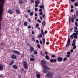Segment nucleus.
I'll list each match as a JSON object with an SVG mask.
<instances>
[{"instance_id": "ddd939ff", "label": "nucleus", "mask_w": 78, "mask_h": 78, "mask_svg": "<svg viewBox=\"0 0 78 78\" xmlns=\"http://www.w3.org/2000/svg\"><path fill=\"white\" fill-rule=\"evenodd\" d=\"M14 63V60H12L11 62L9 63V66H12V65H13Z\"/></svg>"}, {"instance_id": "b1692460", "label": "nucleus", "mask_w": 78, "mask_h": 78, "mask_svg": "<svg viewBox=\"0 0 78 78\" xmlns=\"http://www.w3.org/2000/svg\"><path fill=\"white\" fill-rule=\"evenodd\" d=\"M42 41L43 43V44L44 45V44H45V38H43Z\"/></svg>"}, {"instance_id": "6e6552de", "label": "nucleus", "mask_w": 78, "mask_h": 78, "mask_svg": "<svg viewBox=\"0 0 78 78\" xmlns=\"http://www.w3.org/2000/svg\"><path fill=\"white\" fill-rule=\"evenodd\" d=\"M78 34H76V33H73V35L74 36V37L75 39H77L78 37L77 36H78Z\"/></svg>"}, {"instance_id": "f3484780", "label": "nucleus", "mask_w": 78, "mask_h": 78, "mask_svg": "<svg viewBox=\"0 0 78 78\" xmlns=\"http://www.w3.org/2000/svg\"><path fill=\"white\" fill-rule=\"evenodd\" d=\"M45 59H47V60H49L50 58L48 55H46L45 57Z\"/></svg>"}, {"instance_id": "09e8293b", "label": "nucleus", "mask_w": 78, "mask_h": 78, "mask_svg": "<svg viewBox=\"0 0 78 78\" xmlns=\"http://www.w3.org/2000/svg\"><path fill=\"white\" fill-rule=\"evenodd\" d=\"M71 22H74V19L71 18Z\"/></svg>"}, {"instance_id": "603ef678", "label": "nucleus", "mask_w": 78, "mask_h": 78, "mask_svg": "<svg viewBox=\"0 0 78 78\" xmlns=\"http://www.w3.org/2000/svg\"><path fill=\"white\" fill-rule=\"evenodd\" d=\"M35 11H37V8H35Z\"/></svg>"}, {"instance_id": "e433bc0d", "label": "nucleus", "mask_w": 78, "mask_h": 78, "mask_svg": "<svg viewBox=\"0 0 78 78\" xmlns=\"http://www.w3.org/2000/svg\"><path fill=\"white\" fill-rule=\"evenodd\" d=\"M37 47H38V48H41L40 46V44H37Z\"/></svg>"}, {"instance_id": "bf43d9fd", "label": "nucleus", "mask_w": 78, "mask_h": 78, "mask_svg": "<svg viewBox=\"0 0 78 78\" xmlns=\"http://www.w3.org/2000/svg\"><path fill=\"white\" fill-rule=\"evenodd\" d=\"M28 20L30 22V23H31V20H30V19H28Z\"/></svg>"}, {"instance_id": "a211bd4d", "label": "nucleus", "mask_w": 78, "mask_h": 78, "mask_svg": "<svg viewBox=\"0 0 78 78\" xmlns=\"http://www.w3.org/2000/svg\"><path fill=\"white\" fill-rule=\"evenodd\" d=\"M3 69V66L2 65H0V70L1 71Z\"/></svg>"}, {"instance_id": "39448f33", "label": "nucleus", "mask_w": 78, "mask_h": 78, "mask_svg": "<svg viewBox=\"0 0 78 78\" xmlns=\"http://www.w3.org/2000/svg\"><path fill=\"white\" fill-rule=\"evenodd\" d=\"M12 51L13 53H14L15 54L18 55H19L20 54V52L17 51L13 50Z\"/></svg>"}, {"instance_id": "864d4df0", "label": "nucleus", "mask_w": 78, "mask_h": 78, "mask_svg": "<svg viewBox=\"0 0 78 78\" xmlns=\"http://www.w3.org/2000/svg\"><path fill=\"white\" fill-rule=\"evenodd\" d=\"M78 29L76 27H74V30H77V29Z\"/></svg>"}, {"instance_id": "393cba45", "label": "nucleus", "mask_w": 78, "mask_h": 78, "mask_svg": "<svg viewBox=\"0 0 78 78\" xmlns=\"http://www.w3.org/2000/svg\"><path fill=\"white\" fill-rule=\"evenodd\" d=\"M16 13H17V14H19V13L20 12V10H19L16 9Z\"/></svg>"}, {"instance_id": "f257e3e1", "label": "nucleus", "mask_w": 78, "mask_h": 78, "mask_svg": "<svg viewBox=\"0 0 78 78\" xmlns=\"http://www.w3.org/2000/svg\"><path fill=\"white\" fill-rule=\"evenodd\" d=\"M43 72L44 73H48V74H46V77H48V78H52L53 77V73L49 71H48L46 69H44L43 70Z\"/></svg>"}, {"instance_id": "338daca9", "label": "nucleus", "mask_w": 78, "mask_h": 78, "mask_svg": "<svg viewBox=\"0 0 78 78\" xmlns=\"http://www.w3.org/2000/svg\"><path fill=\"white\" fill-rule=\"evenodd\" d=\"M73 16H74L73 15H72L71 19H74V17H73Z\"/></svg>"}, {"instance_id": "6ab92c4d", "label": "nucleus", "mask_w": 78, "mask_h": 78, "mask_svg": "<svg viewBox=\"0 0 78 78\" xmlns=\"http://www.w3.org/2000/svg\"><path fill=\"white\" fill-rule=\"evenodd\" d=\"M12 67L14 69H17V66H16L15 65H13Z\"/></svg>"}, {"instance_id": "5701e85b", "label": "nucleus", "mask_w": 78, "mask_h": 78, "mask_svg": "<svg viewBox=\"0 0 78 78\" xmlns=\"http://www.w3.org/2000/svg\"><path fill=\"white\" fill-rule=\"evenodd\" d=\"M45 23H46L45 21H43L42 23V25L43 26H45Z\"/></svg>"}, {"instance_id": "4468645a", "label": "nucleus", "mask_w": 78, "mask_h": 78, "mask_svg": "<svg viewBox=\"0 0 78 78\" xmlns=\"http://www.w3.org/2000/svg\"><path fill=\"white\" fill-rule=\"evenodd\" d=\"M40 2H41V0H37L36 1H35V4H39L40 3Z\"/></svg>"}, {"instance_id": "052dcab7", "label": "nucleus", "mask_w": 78, "mask_h": 78, "mask_svg": "<svg viewBox=\"0 0 78 78\" xmlns=\"http://www.w3.org/2000/svg\"><path fill=\"white\" fill-rule=\"evenodd\" d=\"M71 1L72 2H75V0H71Z\"/></svg>"}, {"instance_id": "c03bdc74", "label": "nucleus", "mask_w": 78, "mask_h": 78, "mask_svg": "<svg viewBox=\"0 0 78 78\" xmlns=\"http://www.w3.org/2000/svg\"><path fill=\"white\" fill-rule=\"evenodd\" d=\"M70 52L71 53H73V49H72L71 50Z\"/></svg>"}, {"instance_id": "f8f14e48", "label": "nucleus", "mask_w": 78, "mask_h": 78, "mask_svg": "<svg viewBox=\"0 0 78 78\" xmlns=\"http://www.w3.org/2000/svg\"><path fill=\"white\" fill-rule=\"evenodd\" d=\"M19 3L20 5H22L24 3V1L22 0H20L19 1Z\"/></svg>"}, {"instance_id": "5fc2aeb1", "label": "nucleus", "mask_w": 78, "mask_h": 78, "mask_svg": "<svg viewBox=\"0 0 78 78\" xmlns=\"http://www.w3.org/2000/svg\"><path fill=\"white\" fill-rule=\"evenodd\" d=\"M51 57L52 58H54L55 57V55H53L51 56Z\"/></svg>"}, {"instance_id": "412c9836", "label": "nucleus", "mask_w": 78, "mask_h": 78, "mask_svg": "<svg viewBox=\"0 0 78 78\" xmlns=\"http://www.w3.org/2000/svg\"><path fill=\"white\" fill-rule=\"evenodd\" d=\"M39 7L40 8H43V9H44V4H42V6L40 5Z\"/></svg>"}, {"instance_id": "7ed1b4c3", "label": "nucleus", "mask_w": 78, "mask_h": 78, "mask_svg": "<svg viewBox=\"0 0 78 78\" xmlns=\"http://www.w3.org/2000/svg\"><path fill=\"white\" fill-rule=\"evenodd\" d=\"M41 64L43 68L46 66V62H45V61L44 60H41Z\"/></svg>"}, {"instance_id": "4c0bfd02", "label": "nucleus", "mask_w": 78, "mask_h": 78, "mask_svg": "<svg viewBox=\"0 0 78 78\" xmlns=\"http://www.w3.org/2000/svg\"><path fill=\"white\" fill-rule=\"evenodd\" d=\"M43 14V12H40L39 14L40 16H42Z\"/></svg>"}, {"instance_id": "6e6d98bb", "label": "nucleus", "mask_w": 78, "mask_h": 78, "mask_svg": "<svg viewBox=\"0 0 78 78\" xmlns=\"http://www.w3.org/2000/svg\"><path fill=\"white\" fill-rule=\"evenodd\" d=\"M35 17H37V13H35Z\"/></svg>"}, {"instance_id": "8fccbe9b", "label": "nucleus", "mask_w": 78, "mask_h": 78, "mask_svg": "<svg viewBox=\"0 0 78 78\" xmlns=\"http://www.w3.org/2000/svg\"><path fill=\"white\" fill-rule=\"evenodd\" d=\"M67 54H68V55H70V54H71V53H70V52H67Z\"/></svg>"}, {"instance_id": "c756f323", "label": "nucleus", "mask_w": 78, "mask_h": 78, "mask_svg": "<svg viewBox=\"0 0 78 78\" xmlns=\"http://www.w3.org/2000/svg\"><path fill=\"white\" fill-rule=\"evenodd\" d=\"M70 38L71 39H73V37H73V34L72 35H71V36H70Z\"/></svg>"}, {"instance_id": "7c9ffc66", "label": "nucleus", "mask_w": 78, "mask_h": 78, "mask_svg": "<svg viewBox=\"0 0 78 78\" xmlns=\"http://www.w3.org/2000/svg\"><path fill=\"white\" fill-rule=\"evenodd\" d=\"M75 26L76 27H78V22H76L75 23Z\"/></svg>"}, {"instance_id": "ea45409f", "label": "nucleus", "mask_w": 78, "mask_h": 78, "mask_svg": "<svg viewBox=\"0 0 78 78\" xmlns=\"http://www.w3.org/2000/svg\"><path fill=\"white\" fill-rule=\"evenodd\" d=\"M24 56H25V55H24V54H21V57H22V58L23 57H24Z\"/></svg>"}, {"instance_id": "1a4fd4ad", "label": "nucleus", "mask_w": 78, "mask_h": 78, "mask_svg": "<svg viewBox=\"0 0 78 78\" xmlns=\"http://www.w3.org/2000/svg\"><path fill=\"white\" fill-rule=\"evenodd\" d=\"M34 51V48L33 46H30V52H32Z\"/></svg>"}, {"instance_id": "c85d7f7f", "label": "nucleus", "mask_w": 78, "mask_h": 78, "mask_svg": "<svg viewBox=\"0 0 78 78\" xmlns=\"http://www.w3.org/2000/svg\"><path fill=\"white\" fill-rule=\"evenodd\" d=\"M30 16H32L33 15V12H31L30 13Z\"/></svg>"}, {"instance_id": "37998d69", "label": "nucleus", "mask_w": 78, "mask_h": 78, "mask_svg": "<svg viewBox=\"0 0 78 78\" xmlns=\"http://www.w3.org/2000/svg\"><path fill=\"white\" fill-rule=\"evenodd\" d=\"M76 48V46H74L73 47V49H75V48Z\"/></svg>"}, {"instance_id": "a878e982", "label": "nucleus", "mask_w": 78, "mask_h": 78, "mask_svg": "<svg viewBox=\"0 0 78 78\" xmlns=\"http://www.w3.org/2000/svg\"><path fill=\"white\" fill-rule=\"evenodd\" d=\"M30 60L31 61H34V58H30Z\"/></svg>"}, {"instance_id": "9d476101", "label": "nucleus", "mask_w": 78, "mask_h": 78, "mask_svg": "<svg viewBox=\"0 0 78 78\" xmlns=\"http://www.w3.org/2000/svg\"><path fill=\"white\" fill-rule=\"evenodd\" d=\"M11 58L12 59H16L17 56L14 54H13L11 56Z\"/></svg>"}, {"instance_id": "4d7b16f0", "label": "nucleus", "mask_w": 78, "mask_h": 78, "mask_svg": "<svg viewBox=\"0 0 78 78\" xmlns=\"http://www.w3.org/2000/svg\"><path fill=\"white\" fill-rule=\"evenodd\" d=\"M20 24H21V22H20V23H19L18 24V27H19V26H20Z\"/></svg>"}, {"instance_id": "0e129e2a", "label": "nucleus", "mask_w": 78, "mask_h": 78, "mask_svg": "<svg viewBox=\"0 0 78 78\" xmlns=\"http://www.w3.org/2000/svg\"><path fill=\"white\" fill-rule=\"evenodd\" d=\"M42 17L43 18H44V17H45V14H43L42 16Z\"/></svg>"}, {"instance_id": "9b49d317", "label": "nucleus", "mask_w": 78, "mask_h": 78, "mask_svg": "<svg viewBox=\"0 0 78 78\" xmlns=\"http://www.w3.org/2000/svg\"><path fill=\"white\" fill-rule=\"evenodd\" d=\"M50 62H56V60L55 59H51L50 60Z\"/></svg>"}, {"instance_id": "69168bd1", "label": "nucleus", "mask_w": 78, "mask_h": 78, "mask_svg": "<svg viewBox=\"0 0 78 78\" xmlns=\"http://www.w3.org/2000/svg\"><path fill=\"white\" fill-rule=\"evenodd\" d=\"M72 30H73V27H71L70 29L71 31H72Z\"/></svg>"}, {"instance_id": "aec40b11", "label": "nucleus", "mask_w": 78, "mask_h": 78, "mask_svg": "<svg viewBox=\"0 0 78 78\" xmlns=\"http://www.w3.org/2000/svg\"><path fill=\"white\" fill-rule=\"evenodd\" d=\"M36 76L37 78H40L41 77V75H40V74H37L36 75Z\"/></svg>"}, {"instance_id": "f03ea898", "label": "nucleus", "mask_w": 78, "mask_h": 78, "mask_svg": "<svg viewBox=\"0 0 78 78\" xmlns=\"http://www.w3.org/2000/svg\"><path fill=\"white\" fill-rule=\"evenodd\" d=\"M22 64L23 66V67L24 69L27 70L28 69V66L27 65V62L25 61H23Z\"/></svg>"}, {"instance_id": "cd10ccee", "label": "nucleus", "mask_w": 78, "mask_h": 78, "mask_svg": "<svg viewBox=\"0 0 78 78\" xmlns=\"http://www.w3.org/2000/svg\"><path fill=\"white\" fill-rule=\"evenodd\" d=\"M74 5L75 6H78V2H76L74 3Z\"/></svg>"}, {"instance_id": "79ce46f5", "label": "nucleus", "mask_w": 78, "mask_h": 78, "mask_svg": "<svg viewBox=\"0 0 78 78\" xmlns=\"http://www.w3.org/2000/svg\"><path fill=\"white\" fill-rule=\"evenodd\" d=\"M39 36L41 37H42V34H40L39 35Z\"/></svg>"}, {"instance_id": "774afa93", "label": "nucleus", "mask_w": 78, "mask_h": 78, "mask_svg": "<svg viewBox=\"0 0 78 78\" xmlns=\"http://www.w3.org/2000/svg\"><path fill=\"white\" fill-rule=\"evenodd\" d=\"M18 78H21V75H19L18 76Z\"/></svg>"}, {"instance_id": "e2e57ef3", "label": "nucleus", "mask_w": 78, "mask_h": 78, "mask_svg": "<svg viewBox=\"0 0 78 78\" xmlns=\"http://www.w3.org/2000/svg\"><path fill=\"white\" fill-rule=\"evenodd\" d=\"M36 42H37V44H38L39 43V40H36Z\"/></svg>"}, {"instance_id": "0eeeda50", "label": "nucleus", "mask_w": 78, "mask_h": 78, "mask_svg": "<svg viewBox=\"0 0 78 78\" xmlns=\"http://www.w3.org/2000/svg\"><path fill=\"white\" fill-rule=\"evenodd\" d=\"M57 60L58 62H62V58L59 57H58Z\"/></svg>"}, {"instance_id": "f704fd0d", "label": "nucleus", "mask_w": 78, "mask_h": 78, "mask_svg": "<svg viewBox=\"0 0 78 78\" xmlns=\"http://www.w3.org/2000/svg\"><path fill=\"white\" fill-rule=\"evenodd\" d=\"M24 26H27V22H25L24 23Z\"/></svg>"}, {"instance_id": "473e14b6", "label": "nucleus", "mask_w": 78, "mask_h": 78, "mask_svg": "<svg viewBox=\"0 0 78 78\" xmlns=\"http://www.w3.org/2000/svg\"><path fill=\"white\" fill-rule=\"evenodd\" d=\"M34 55H37V52L36 51H35L34 52Z\"/></svg>"}, {"instance_id": "c9c22d12", "label": "nucleus", "mask_w": 78, "mask_h": 78, "mask_svg": "<svg viewBox=\"0 0 78 78\" xmlns=\"http://www.w3.org/2000/svg\"><path fill=\"white\" fill-rule=\"evenodd\" d=\"M66 60H67V58H63V62L66 61Z\"/></svg>"}, {"instance_id": "a19ab883", "label": "nucleus", "mask_w": 78, "mask_h": 78, "mask_svg": "<svg viewBox=\"0 0 78 78\" xmlns=\"http://www.w3.org/2000/svg\"><path fill=\"white\" fill-rule=\"evenodd\" d=\"M76 15L77 16H78V11H76Z\"/></svg>"}, {"instance_id": "58836bf2", "label": "nucleus", "mask_w": 78, "mask_h": 78, "mask_svg": "<svg viewBox=\"0 0 78 78\" xmlns=\"http://www.w3.org/2000/svg\"><path fill=\"white\" fill-rule=\"evenodd\" d=\"M76 45L75 43H73L72 44V46H75Z\"/></svg>"}, {"instance_id": "20e7f679", "label": "nucleus", "mask_w": 78, "mask_h": 78, "mask_svg": "<svg viewBox=\"0 0 78 78\" xmlns=\"http://www.w3.org/2000/svg\"><path fill=\"white\" fill-rule=\"evenodd\" d=\"M70 38H69L68 39V41L66 43V47H69V46L70 45Z\"/></svg>"}, {"instance_id": "a18cd8bd", "label": "nucleus", "mask_w": 78, "mask_h": 78, "mask_svg": "<svg viewBox=\"0 0 78 78\" xmlns=\"http://www.w3.org/2000/svg\"><path fill=\"white\" fill-rule=\"evenodd\" d=\"M37 22H39V23H41V20H37Z\"/></svg>"}, {"instance_id": "423d86ee", "label": "nucleus", "mask_w": 78, "mask_h": 78, "mask_svg": "<svg viewBox=\"0 0 78 78\" xmlns=\"http://www.w3.org/2000/svg\"><path fill=\"white\" fill-rule=\"evenodd\" d=\"M43 68L44 69H45L48 71L50 69V68L49 67L47 66H46L43 67Z\"/></svg>"}, {"instance_id": "49530a36", "label": "nucleus", "mask_w": 78, "mask_h": 78, "mask_svg": "<svg viewBox=\"0 0 78 78\" xmlns=\"http://www.w3.org/2000/svg\"><path fill=\"white\" fill-rule=\"evenodd\" d=\"M41 32L42 33V34H44V31L43 30H41Z\"/></svg>"}, {"instance_id": "2eb2a0df", "label": "nucleus", "mask_w": 78, "mask_h": 78, "mask_svg": "<svg viewBox=\"0 0 78 78\" xmlns=\"http://www.w3.org/2000/svg\"><path fill=\"white\" fill-rule=\"evenodd\" d=\"M21 73H25V70L23 68H22L21 69Z\"/></svg>"}, {"instance_id": "72a5a7b5", "label": "nucleus", "mask_w": 78, "mask_h": 78, "mask_svg": "<svg viewBox=\"0 0 78 78\" xmlns=\"http://www.w3.org/2000/svg\"><path fill=\"white\" fill-rule=\"evenodd\" d=\"M32 41H34V42H35V39H34V36L33 37Z\"/></svg>"}, {"instance_id": "13d9d810", "label": "nucleus", "mask_w": 78, "mask_h": 78, "mask_svg": "<svg viewBox=\"0 0 78 78\" xmlns=\"http://www.w3.org/2000/svg\"><path fill=\"white\" fill-rule=\"evenodd\" d=\"M16 31H17L19 32V28H17L16 29Z\"/></svg>"}, {"instance_id": "dca6fc26", "label": "nucleus", "mask_w": 78, "mask_h": 78, "mask_svg": "<svg viewBox=\"0 0 78 78\" xmlns=\"http://www.w3.org/2000/svg\"><path fill=\"white\" fill-rule=\"evenodd\" d=\"M8 13L10 14H12V10L11 9H10L9 10Z\"/></svg>"}, {"instance_id": "3c124183", "label": "nucleus", "mask_w": 78, "mask_h": 78, "mask_svg": "<svg viewBox=\"0 0 78 78\" xmlns=\"http://www.w3.org/2000/svg\"><path fill=\"white\" fill-rule=\"evenodd\" d=\"M30 2L31 3H34V0H31Z\"/></svg>"}, {"instance_id": "4be33fe9", "label": "nucleus", "mask_w": 78, "mask_h": 78, "mask_svg": "<svg viewBox=\"0 0 78 78\" xmlns=\"http://www.w3.org/2000/svg\"><path fill=\"white\" fill-rule=\"evenodd\" d=\"M40 55H42V56H44V53H42V51H40Z\"/></svg>"}, {"instance_id": "de8ad7c7", "label": "nucleus", "mask_w": 78, "mask_h": 78, "mask_svg": "<svg viewBox=\"0 0 78 78\" xmlns=\"http://www.w3.org/2000/svg\"><path fill=\"white\" fill-rule=\"evenodd\" d=\"M76 42V40L75 39H74L73 41V43H75Z\"/></svg>"}, {"instance_id": "bb28decb", "label": "nucleus", "mask_w": 78, "mask_h": 78, "mask_svg": "<svg viewBox=\"0 0 78 78\" xmlns=\"http://www.w3.org/2000/svg\"><path fill=\"white\" fill-rule=\"evenodd\" d=\"M39 23H37L35 27L36 28H37L39 27Z\"/></svg>"}, {"instance_id": "680f3d73", "label": "nucleus", "mask_w": 78, "mask_h": 78, "mask_svg": "<svg viewBox=\"0 0 78 78\" xmlns=\"http://www.w3.org/2000/svg\"><path fill=\"white\" fill-rule=\"evenodd\" d=\"M32 34H34V32L33 31H32Z\"/></svg>"}, {"instance_id": "2f4dec72", "label": "nucleus", "mask_w": 78, "mask_h": 78, "mask_svg": "<svg viewBox=\"0 0 78 78\" xmlns=\"http://www.w3.org/2000/svg\"><path fill=\"white\" fill-rule=\"evenodd\" d=\"M71 18H70V16H69V23H70V22H71Z\"/></svg>"}]
</instances>
